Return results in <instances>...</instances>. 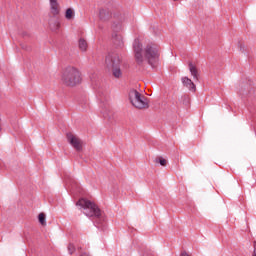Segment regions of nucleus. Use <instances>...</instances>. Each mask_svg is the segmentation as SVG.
I'll return each mask as SVG.
<instances>
[{
    "label": "nucleus",
    "mask_w": 256,
    "mask_h": 256,
    "mask_svg": "<svg viewBox=\"0 0 256 256\" xmlns=\"http://www.w3.org/2000/svg\"><path fill=\"white\" fill-rule=\"evenodd\" d=\"M253 247H254V251L252 256H256V241H254Z\"/></svg>",
    "instance_id": "21"
},
{
    "label": "nucleus",
    "mask_w": 256,
    "mask_h": 256,
    "mask_svg": "<svg viewBox=\"0 0 256 256\" xmlns=\"http://www.w3.org/2000/svg\"><path fill=\"white\" fill-rule=\"evenodd\" d=\"M189 71L194 79V81H199V70L192 62L188 63Z\"/></svg>",
    "instance_id": "11"
},
{
    "label": "nucleus",
    "mask_w": 256,
    "mask_h": 256,
    "mask_svg": "<svg viewBox=\"0 0 256 256\" xmlns=\"http://www.w3.org/2000/svg\"><path fill=\"white\" fill-rule=\"evenodd\" d=\"M102 113L105 119H111V116L109 115V112H107V110L102 111Z\"/></svg>",
    "instance_id": "20"
},
{
    "label": "nucleus",
    "mask_w": 256,
    "mask_h": 256,
    "mask_svg": "<svg viewBox=\"0 0 256 256\" xmlns=\"http://www.w3.org/2000/svg\"><path fill=\"white\" fill-rule=\"evenodd\" d=\"M66 183H68L69 185H72V187H74L73 183H75V181L73 178H71V177L67 178V176H66Z\"/></svg>",
    "instance_id": "19"
},
{
    "label": "nucleus",
    "mask_w": 256,
    "mask_h": 256,
    "mask_svg": "<svg viewBox=\"0 0 256 256\" xmlns=\"http://www.w3.org/2000/svg\"><path fill=\"white\" fill-rule=\"evenodd\" d=\"M76 205L84 210V215H86V217H90V219L94 221V225L96 227L99 228L101 225H103V223H105V218L103 217L101 209H99V206H97V204L94 202L82 198L78 200Z\"/></svg>",
    "instance_id": "1"
},
{
    "label": "nucleus",
    "mask_w": 256,
    "mask_h": 256,
    "mask_svg": "<svg viewBox=\"0 0 256 256\" xmlns=\"http://www.w3.org/2000/svg\"><path fill=\"white\" fill-rule=\"evenodd\" d=\"M62 81L67 85V87H75L81 83V73L77 68L69 66L62 74Z\"/></svg>",
    "instance_id": "3"
},
{
    "label": "nucleus",
    "mask_w": 256,
    "mask_h": 256,
    "mask_svg": "<svg viewBox=\"0 0 256 256\" xmlns=\"http://www.w3.org/2000/svg\"><path fill=\"white\" fill-rule=\"evenodd\" d=\"M0 131H1V128H0Z\"/></svg>",
    "instance_id": "24"
},
{
    "label": "nucleus",
    "mask_w": 256,
    "mask_h": 256,
    "mask_svg": "<svg viewBox=\"0 0 256 256\" xmlns=\"http://www.w3.org/2000/svg\"><path fill=\"white\" fill-rule=\"evenodd\" d=\"M174 1H177V0H174Z\"/></svg>",
    "instance_id": "23"
},
{
    "label": "nucleus",
    "mask_w": 256,
    "mask_h": 256,
    "mask_svg": "<svg viewBox=\"0 0 256 256\" xmlns=\"http://www.w3.org/2000/svg\"><path fill=\"white\" fill-rule=\"evenodd\" d=\"M105 63L106 67L111 69L113 77L116 79L123 77V72L121 71V57H119V54H108Z\"/></svg>",
    "instance_id": "2"
},
{
    "label": "nucleus",
    "mask_w": 256,
    "mask_h": 256,
    "mask_svg": "<svg viewBox=\"0 0 256 256\" xmlns=\"http://www.w3.org/2000/svg\"><path fill=\"white\" fill-rule=\"evenodd\" d=\"M99 15L101 21H109V19H111V12L109 9H101Z\"/></svg>",
    "instance_id": "12"
},
{
    "label": "nucleus",
    "mask_w": 256,
    "mask_h": 256,
    "mask_svg": "<svg viewBox=\"0 0 256 256\" xmlns=\"http://www.w3.org/2000/svg\"><path fill=\"white\" fill-rule=\"evenodd\" d=\"M112 41L115 47H118L119 49H122V47H124L125 45V42L123 41V36H121V34L113 33Z\"/></svg>",
    "instance_id": "10"
},
{
    "label": "nucleus",
    "mask_w": 256,
    "mask_h": 256,
    "mask_svg": "<svg viewBox=\"0 0 256 256\" xmlns=\"http://www.w3.org/2000/svg\"><path fill=\"white\" fill-rule=\"evenodd\" d=\"M66 137H67L68 143H70V145H72L74 149H76L77 151L83 150V142L81 141V139H79L77 136H75L71 132H68L66 134Z\"/></svg>",
    "instance_id": "8"
},
{
    "label": "nucleus",
    "mask_w": 256,
    "mask_h": 256,
    "mask_svg": "<svg viewBox=\"0 0 256 256\" xmlns=\"http://www.w3.org/2000/svg\"><path fill=\"white\" fill-rule=\"evenodd\" d=\"M87 41L83 38H80L79 40V49H81L82 51H87Z\"/></svg>",
    "instance_id": "16"
},
{
    "label": "nucleus",
    "mask_w": 256,
    "mask_h": 256,
    "mask_svg": "<svg viewBox=\"0 0 256 256\" xmlns=\"http://www.w3.org/2000/svg\"><path fill=\"white\" fill-rule=\"evenodd\" d=\"M68 252L69 255H73V253H75V246L73 244L68 245Z\"/></svg>",
    "instance_id": "18"
},
{
    "label": "nucleus",
    "mask_w": 256,
    "mask_h": 256,
    "mask_svg": "<svg viewBox=\"0 0 256 256\" xmlns=\"http://www.w3.org/2000/svg\"><path fill=\"white\" fill-rule=\"evenodd\" d=\"M133 49L137 65H143V61H145V58L143 57V44H141L139 39L134 40Z\"/></svg>",
    "instance_id": "7"
},
{
    "label": "nucleus",
    "mask_w": 256,
    "mask_h": 256,
    "mask_svg": "<svg viewBox=\"0 0 256 256\" xmlns=\"http://www.w3.org/2000/svg\"><path fill=\"white\" fill-rule=\"evenodd\" d=\"M50 13L52 17H50L48 23L51 31H57L59 29V20L55 19L61 13V7L59 6V2L57 0H50Z\"/></svg>",
    "instance_id": "6"
},
{
    "label": "nucleus",
    "mask_w": 256,
    "mask_h": 256,
    "mask_svg": "<svg viewBox=\"0 0 256 256\" xmlns=\"http://www.w3.org/2000/svg\"><path fill=\"white\" fill-rule=\"evenodd\" d=\"M129 99L136 109H149V100L136 89L129 91Z\"/></svg>",
    "instance_id": "5"
},
{
    "label": "nucleus",
    "mask_w": 256,
    "mask_h": 256,
    "mask_svg": "<svg viewBox=\"0 0 256 256\" xmlns=\"http://www.w3.org/2000/svg\"><path fill=\"white\" fill-rule=\"evenodd\" d=\"M154 163L161 165L162 167H167V160L161 156L154 159Z\"/></svg>",
    "instance_id": "13"
},
{
    "label": "nucleus",
    "mask_w": 256,
    "mask_h": 256,
    "mask_svg": "<svg viewBox=\"0 0 256 256\" xmlns=\"http://www.w3.org/2000/svg\"><path fill=\"white\" fill-rule=\"evenodd\" d=\"M80 256H91L87 252L82 253Z\"/></svg>",
    "instance_id": "22"
},
{
    "label": "nucleus",
    "mask_w": 256,
    "mask_h": 256,
    "mask_svg": "<svg viewBox=\"0 0 256 256\" xmlns=\"http://www.w3.org/2000/svg\"><path fill=\"white\" fill-rule=\"evenodd\" d=\"M161 53L159 51V47L157 44H148L144 48V57L151 67H156L157 63H159V57Z\"/></svg>",
    "instance_id": "4"
},
{
    "label": "nucleus",
    "mask_w": 256,
    "mask_h": 256,
    "mask_svg": "<svg viewBox=\"0 0 256 256\" xmlns=\"http://www.w3.org/2000/svg\"><path fill=\"white\" fill-rule=\"evenodd\" d=\"M181 81H182L183 87H185L191 93H195V91H197V86H195V83L189 77L184 76L181 78Z\"/></svg>",
    "instance_id": "9"
},
{
    "label": "nucleus",
    "mask_w": 256,
    "mask_h": 256,
    "mask_svg": "<svg viewBox=\"0 0 256 256\" xmlns=\"http://www.w3.org/2000/svg\"><path fill=\"white\" fill-rule=\"evenodd\" d=\"M38 221H39L40 224L43 225V227H45V225H47L45 213H40L38 215Z\"/></svg>",
    "instance_id": "17"
},
{
    "label": "nucleus",
    "mask_w": 256,
    "mask_h": 256,
    "mask_svg": "<svg viewBox=\"0 0 256 256\" xmlns=\"http://www.w3.org/2000/svg\"><path fill=\"white\" fill-rule=\"evenodd\" d=\"M73 17H75V12L73 11V9L68 8V9L66 10V13H65V18H66L68 21H71V19H73Z\"/></svg>",
    "instance_id": "15"
},
{
    "label": "nucleus",
    "mask_w": 256,
    "mask_h": 256,
    "mask_svg": "<svg viewBox=\"0 0 256 256\" xmlns=\"http://www.w3.org/2000/svg\"><path fill=\"white\" fill-rule=\"evenodd\" d=\"M180 101L183 103V105L187 106L191 103V97L188 94H184L181 96Z\"/></svg>",
    "instance_id": "14"
}]
</instances>
